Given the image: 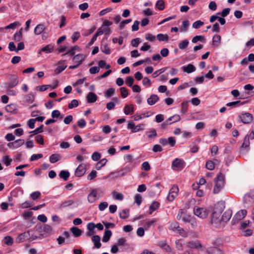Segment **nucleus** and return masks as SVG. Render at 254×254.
<instances>
[{
	"label": "nucleus",
	"mask_w": 254,
	"mask_h": 254,
	"mask_svg": "<svg viewBox=\"0 0 254 254\" xmlns=\"http://www.w3.org/2000/svg\"><path fill=\"white\" fill-rule=\"evenodd\" d=\"M115 92V89L113 88H110L105 91L104 93V96L106 97L109 98L111 97L112 95H113Z\"/></svg>",
	"instance_id": "54"
},
{
	"label": "nucleus",
	"mask_w": 254,
	"mask_h": 254,
	"mask_svg": "<svg viewBox=\"0 0 254 254\" xmlns=\"http://www.w3.org/2000/svg\"><path fill=\"white\" fill-rule=\"evenodd\" d=\"M243 201L245 204H251L252 202H254V195L251 193L246 194L244 196Z\"/></svg>",
	"instance_id": "20"
},
{
	"label": "nucleus",
	"mask_w": 254,
	"mask_h": 254,
	"mask_svg": "<svg viewBox=\"0 0 254 254\" xmlns=\"http://www.w3.org/2000/svg\"><path fill=\"white\" fill-rule=\"evenodd\" d=\"M155 6L159 10H163L165 8L164 1L163 0H158L155 4Z\"/></svg>",
	"instance_id": "49"
},
{
	"label": "nucleus",
	"mask_w": 254,
	"mask_h": 254,
	"mask_svg": "<svg viewBox=\"0 0 254 254\" xmlns=\"http://www.w3.org/2000/svg\"><path fill=\"white\" fill-rule=\"evenodd\" d=\"M157 39L160 41H168L169 40V36L163 34H158L156 36Z\"/></svg>",
	"instance_id": "45"
},
{
	"label": "nucleus",
	"mask_w": 254,
	"mask_h": 254,
	"mask_svg": "<svg viewBox=\"0 0 254 254\" xmlns=\"http://www.w3.org/2000/svg\"><path fill=\"white\" fill-rule=\"evenodd\" d=\"M239 118L241 120V121L245 124L250 123L253 120V117L252 115L249 113L242 114L239 116Z\"/></svg>",
	"instance_id": "7"
},
{
	"label": "nucleus",
	"mask_w": 254,
	"mask_h": 254,
	"mask_svg": "<svg viewBox=\"0 0 254 254\" xmlns=\"http://www.w3.org/2000/svg\"><path fill=\"white\" fill-rule=\"evenodd\" d=\"M182 69L184 72L190 73L194 72L196 68L193 64H190L187 66H182Z\"/></svg>",
	"instance_id": "21"
},
{
	"label": "nucleus",
	"mask_w": 254,
	"mask_h": 254,
	"mask_svg": "<svg viewBox=\"0 0 254 254\" xmlns=\"http://www.w3.org/2000/svg\"><path fill=\"white\" fill-rule=\"evenodd\" d=\"M45 26L43 24L37 25L34 29V32L35 35H39L44 30Z\"/></svg>",
	"instance_id": "31"
},
{
	"label": "nucleus",
	"mask_w": 254,
	"mask_h": 254,
	"mask_svg": "<svg viewBox=\"0 0 254 254\" xmlns=\"http://www.w3.org/2000/svg\"><path fill=\"white\" fill-rule=\"evenodd\" d=\"M160 206V203L158 201H154L152 202L149 208V214H151L152 212L156 210Z\"/></svg>",
	"instance_id": "24"
},
{
	"label": "nucleus",
	"mask_w": 254,
	"mask_h": 254,
	"mask_svg": "<svg viewBox=\"0 0 254 254\" xmlns=\"http://www.w3.org/2000/svg\"><path fill=\"white\" fill-rule=\"evenodd\" d=\"M43 125H42L39 127L36 128L35 130L30 131V133H32V134L30 135V137H32L33 135L42 132L43 131Z\"/></svg>",
	"instance_id": "46"
},
{
	"label": "nucleus",
	"mask_w": 254,
	"mask_h": 254,
	"mask_svg": "<svg viewBox=\"0 0 254 254\" xmlns=\"http://www.w3.org/2000/svg\"><path fill=\"white\" fill-rule=\"evenodd\" d=\"M15 148H17L24 143V140L22 139H19L13 141Z\"/></svg>",
	"instance_id": "59"
},
{
	"label": "nucleus",
	"mask_w": 254,
	"mask_h": 254,
	"mask_svg": "<svg viewBox=\"0 0 254 254\" xmlns=\"http://www.w3.org/2000/svg\"><path fill=\"white\" fill-rule=\"evenodd\" d=\"M124 113L126 115H132L134 113V108L132 105H130V106L126 105L124 109Z\"/></svg>",
	"instance_id": "27"
},
{
	"label": "nucleus",
	"mask_w": 254,
	"mask_h": 254,
	"mask_svg": "<svg viewBox=\"0 0 254 254\" xmlns=\"http://www.w3.org/2000/svg\"><path fill=\"white\" fill-rule=\"evenodd\" d=\"M80 51V49L79 47L78 46H74L72 47L69 50H68L66 53L63 55V56H64L65 55H69L70 56H73L75 53V51Z\"/></svg>",
	"instance_id": "30"
},
{
	"label": "nucleus",
	"mask_w": 254,
	"mask_h": 254,
	"mask_svg": "<svg viewBox=\"0 0 254 254\" xmlns=\"http://www.w3.org/2000/svg\"><path fill=\"white\" fill-rule=\"evenodd\" d=\"M107 160L105 158H103L100 160L96 165V169L97 170H100L103 166H104L107 163Z\"/></svg>",
	"instance_id": "44"
},
{
	"label": "nucleus",
	"mask_w": 254,
	"mask_h": 254,
	"mask_svg": "<svg viewBox=\"0 0 254 254\" xmlns=\"http://www.w3.org/2000/svg\"><path fill=\"white\" fill-rule=\"evenodd\" d=\"M86 99L88 103H94L97 99V96L93 92H89L86 96Z\"/></svg>",
	"instance_id": "22"
},
{
	"label": "nucleus",
	"mask_w": 254,
	"mask_h": 254,
	"mask_svg": "<svg viewBox=\"0 0 254 254\" xmlns=\"http://www.w3.org/2000/svg\"><path fill=\"white\" fill-rule=\"evenodd\" d=\"M157 222V219L156 218H154L151 220L148 221L145 223V225L147 228H150L151 226H154L155 224Z\"/></svg>",
	"instance_id": "63"
},
{
	"label": "nucleus",
	"mask_w": 254,
	"mask_h": 254,
	"mask_svg": "<svg viewBox=\"0 0 254 254\" xmlns=\"http://www.w3.org/2000/svg\"><path fill=\"white\" fill-rule=\"evenodd\" d=\"M70 174L68 171L62 170L59 174V177L64 179V181H66L69 178Z\"/></svg>",
	"instance_id": "36"
},
{
	"label": "nucleus",
	"mask_w": 254,
	"mask_h": 254,
	"mask_svg": "<svg viewBox=\"0 0 254 254\" xmlns=\"http://www.w3.org/2000/svg\"><path fill=\"white\" fill-rule=\"evenodd\" d=\"M95 228V224L93 222H90L87 224V228L88 231L86 233V236L87 237H90L94 233H95V231H94Z\"/></svg>",
	"instance_id": "14"
},
{
	"label": "nucleus",
	"mask_w": 254,
	"mask_h": 254,
	"mask_svg": "<svg viewBox=\"0 0 254 254\" xmlns=\"http://www.w3.org/2000/svg\"><path fill=\"white\" fill-rule=\"evenodd\" d=\"M189 42L188 40H184L179 44V48L181 50H184L188 46Z\"/></svg>",
	"instance_id": "48"
},
{
	"label": "nucleus",
	"mask_w": 254,
	"mask_h": 254,
	"mask_svg": "<svg viewBox=\"0 0 254 254\" xmlns=\"http://www.w3.org/2000/svg\"><path fill=\"white\" fill-rule=\"evenodd\" d=\"M70 230L71 232L72 233V234L74 235V236L75 237H79V236H81L82 233V231L81 229L75 226L72 227L70 229Z\"/></svg>",
	"instance_id": "25"
},
{
	"label": "nucleus",
	"mask_w": 254,
	"mask_h": 254,
	"mask_svg": "<svg viewBox=\"0 0 254 254\" xmlns=\"http://www.w3.org/2000/svg\"><path fill=\"white\" fill-rule=\"evenodd\" d=\"M121 96L123 98H126L128 95V91L127 88L122 87L120 88Z\"/></svg>",
	"instance_id": "60"
},
{
	"label": "nucleus",
	"mask_w": 254,
	"mask_h": 254,
	"mask_svg": "<svg viewBox=\"0 0 254 254\" xmlns=\"http://www.w3.org/2000/svg\"><path fill=\"white\" fill-rule=\"evenodd\" d=\"M205 167L209 170H213L215 168L214 162L211 160H208L206 162Z\"/></svg>",
	"instance_id": "50"
},
{
	"label": "nucleus",
	"mask_w": 254,
	"mask_h": 254,
	"mask_svg": "<svg viewBox=\"0 0 254 254\" xmlns=\"http://www.w3.org/2000/svg\"><path fill=\"white\" fill-rule=\"evenodd\" d=\"M78 106V101L76 99H73L71 101L68 105V108L70 109L74 107H77Z\"/></svg>",
	"instance_id": "64"
},
{
	"label": "nucleus",
	"mask_w": 254,
	"mask_h": 254,
	"mask_svg": "<svg viewBox=\"0 0 254 254\" xmlns=\"http://www.w3.org/2000/svg\"><path fill=\"white\" fill-rule=\"evenodd\" d=\"M208 254H223L222 251L217 247H211L207 250Z\"/></svg>",
	"instance_id": "26"
},
{
	"label": "nucleus",
	"mask_w": 254,
	"mask_h": 254,
	"mask_svg": "<svg viewBox=\"0 0 254 254\" xmlns=\"http://www.w3.org/2000/svg\"><path fill=\"white\" fill-rule=\"evenodd\" d=\"M54 50V46L52 44H48L45 47H43L39 54H40L41 52H45L46 53H51Z\"/></svg>",
	"instance_id": "28"
},
{
	"label": "nucleus",
	"mask_w": 254,
	"mask_h": 254,
	"mask_svg": "<svg viewBox=\"0 0 254 254\" xmlns=\"http://www.w3.org/2000/svg\"><path fill=\"white\" fill-rule=\"evenodd\" d=\"M5 111L8 113H14L16 110V106L13 104L7 105L5 107Z\"/></svg>",
	"instance_id": "39"
},
{
	"label": "nucleus",
	"mask_w": 254,
	"mask_h": 254,
	"mask_svg": "<svg viewBox=\"0 0 254 254\" xmlns=\"http://www.w3.org/2000/svg\"><path fill=\"white\" fill-rule=\"evenodd\" d=\"M60 159V155L58 154H53L50 157V161L51 163H55Z\"/></svg>",
	"instance_id": "47"
},
{
	"label": "nucleus",
	"mask_w": 254,
	"mask_h": 254,
	"mask_svg": "<svg viewBox=\"0 0 254 254\" xmlns=\"http://www.w3.org/2000/svg\"><path fill=\"white\" fill-rule=\"evenodd\" d=\"M180 228L179 223L176 221L173 222L169 225V229L175 232H177Z\"/></svg>",
	"instance_id": "34"
},
{
	"label": "nucleus",
	"mask_w": 254,
	"mask_h": 254,
	"mask_svg": "<svg viewBox=\"0 0 254 254\" xmlns=\"http://www.w3.org/2000/svg\"><path fill=\"white\" fill-rule=\"evenodd\" d=\"M27 238L26 234L25 232L19 235L16 238V241L17 243H20L24 242Z\"/></svg>",
	"instance_id": "42"
},
{
	"label": "nucleus",
	"mask_w": 254,
	"mask_h": 254,
	"mask_svg": "<svg viewBox=\"0 0 254 254\" xmlns=\"http://www.w3.org/2000/svg\"><path fill=\"white\" fill-rule=\"evenodd\" d=\"M198 41H200L201 42L204 43L205 42V39L203 36L197 35V36H194L192 38L191 42L193 43H196Z\"/></svg>",
	"instance_id": "43"
},
{
	"label": "nucleus",
	"mask_w": 254,
	"mask_h": 254,
	"mask_svg": "<svg viewBox=\"0 0 254 254\" xmlns=\"http://www.w3.org/2000/svg\"><path fill=\"white\" fill-rule=\"evenodd\" d=\"M230 9L229 8H225L222 10V11L220 12H218L217 13V15H221L223 17H225L227 16L230 13Z\"/></svg>",
	"instance_id": "51"
},
{
	"label": "nucleus",
	"mask_w": 254,
	"mask_h": 254,
	"mask_svg": "<svg viewBox=\"0 0 254 254\" xmlns=\"http://www.w3.org/2000/svg\"><path fill=\"white\" fill-rule=\"evenodd\" d=\"M232 215V211L231 209H228L223 214L221 217V220L223 222H227L231 218Z\"/></svg>",
	"instance_id": "17"
},
{
	"label": "nucleus",
	"mask_w": 254,
	"mask_h": 254,
	"mask_svg": "<svg viewBox=\"0 0 254 254\" xmlns=\"http://www.w3.org/2000/svg\"><path fill=\"white\" fill-rule=\"evenodd\" d=\"M65 61H60L59 64H60L56 68L55 72L56 74H59L64 71L67 67V65L64 64Z\"/></svg>",
	"instance_id": "18"
},
{
	"label": "nucleus",
	"mask_w": 254,
	"mask_h": 254,
	"mask_svg": "<svg viewBox=\"0 0 254 254\" xmlns=\"http://www.w3.org/2000/svg\"><path fill=\"white\" fill-rule=\"evenodd\" d=\"M172 118H175L176 121H180L181 120V117L179 115H175L169 118L167 120H166L165 122L161 124L162 128H166L167 126L171 125L172 123H170V122L172 121Z\"/></svg>",
	"instance_id": "11"
},
{
	"label": "nucleus",
	"mask_w": 254,
	"mask_h": 254,
	"mask_svg": "<svg viewBox=\"0 0 254 254\" xmlns=\"http://www.w3.org/2000/svg\"><path fill=\"white\" fill-rule=\"evenodd\" d=\"M3 240L4 243L7 246H11L13 243V239L10 236H5Z\"/></svg>",
	"instance_id": "55"
},
{
	"label": "nucleus",
	"mask_w": 254,
	"mask_h": 254,
	"mask_svg": "<svg viewBox=\"0 0 254 254\" xmlns=\"http://www.w3.org/2000/svg\"><path fill=\"white\" fill-rule=\"evenodd\" d=\"M211 31L212 32L215 33H219L220 32V27L219 26V24L217 22L215 23L213 25Z\"/></svg>",
	"instance_id": "62"
},
{
	"label": "nucleus",
	"mask_w": 254,
	"mask_h": 254,
	"mask_svg": "<svg viewBox=\"0 0 254 254\" xmlns=\"http://www.w3.org/2000/svg\"><path fill=\"white\" fill-rule=\"evenodd\" d=\"M189 106V102L187 101H184L181 104V112L183 114H185L188 110Z\"/></svg>",
	"instance_id": "37"
},
{
	"label": "nucleus",
	"mask_w": 254,
	"mask_h": 254,
	"mask_svg": "<svg viewBox=\"0 0 254 254\" xmlns=\"http://www.w3.org/2000/svg\"><path fill=\"white\" fill-rule=\"evenodd\" d=\"M250 139L248 137V134L246 135L244 139L243 142L241 146V149H249L250 146Z\"/></svg>",
	"instance_id": "29"
},
{
	"label": "nucleus",
	"mask_w": 254,
	"mask_h": 254,
	"mask_svg": "<svg viewBox=\"0 0 254 254\" xmlns=\"http://www.w3.org/2000/svg\"><path fill=\"white\" fill-rule=\"evenodd\" d=\"M101 50L102 52L107 55H109L111 53V50L107 43L102 45L101 46Z\"/></svg>",
	"instance_id": "40"
},
{
	"label": "nucleus",
	"mask_w": 254,
	"mask_h": 254,
	"mask_svg": "<svg viewBox=\"0 0 254 254\" xmlns=\"http://www.w3.org/2000/svg\"><path fill=\"white\" fill-rule=\"evenodd\" d=\"M191 216L187 214L183 209H180L177 216L178 220H182L184 222L187 223V220L191 219Z\"/></svg>",
	"instance_id": "5"
},
{
	"label": "nucleus",
	"mask_w": 254,
	"mask_h": 254,
	"mask_svg": "<svg viewBox=\"0 0 254 254\" xmlns=\"http://www.w3.org/2000/svg\"><path fill=\"white\" fill-rule=\"evenodd\" d=\"M20 23L18 22V21H15L12 23H10V24H9L8 25L6 26L5 27V29H15L17 26H20Z\"/></svg>",
	"instance_id": "57"
},
{
	"label": "nucleus",
	"mask_w": 254,
	"mask_h": 254,
	"mask_svg": "<svg viewBox=\"0 0 254 254\" xmlns=\"http://www.w3.org/2000/svg\"><path fill=\"white\" fill-rule=\"evenodd\" d=\"M134 79L132 76H128L126 78V84L129 87H131L134 82Z\"/></svg>",
	"instance_id": "61"
},
{
	"label": "nucleus",
	"mask_w": 254,
	"mask_h": 254,
	"mask_svg": "<svg viewBox=\"0 0 254 254\" xmlns=\"http://www.w3.org/2000/svg\"><path fill=\"white\" fill-rule=\"evenodd\" d=\"M84 59L85 57L83 54H78L73 57L72 61L74 63H75L76 64H78V66H79L82 64Z\"/></svg>",
	"instance_id": "12"
},
{
	"label": "nucleus",
	"mask_w": 254,
	"mask_h": 254,
	"mask_svg": "<svg viewBox=\"0 0 254 254\" xmlns=\"http://www.w3.org/2000/svg\"><path fill=\"white\" fill-rule=\"evenodd\" d=\"M22 37V28H21L19 31L14 34L13 39L15 41H20Z\"/></svg>",
	"instance_id": "38"
},
{
	"label": "nucleus",
	"mask_w": 254,
	"mask_h": 254,
	"mask_svg": "<svg viewBox=\"0 0 254 254\" xmlns=\"http://www.w3.org/2000/svg\"><path fill=\"white\" fill-rule=\"evenodd\" d=\"M112 233L111 231L109 230H106L102 238V241L104 243L108 242L112 236Z\"/></svg>",
	"instance_id": "32"
},
{
	"label": "nucleus",
	"mask_w": 254,
	"mask_h": 254,
	"mask_svg": "<svg viewBox=\"0 0 254 254\" xmlns=\"http://www.w3.org/2000/svg\"><path fill=\"white\" fill-rule=\"evenodd\" d=\"M126 239L125 238H122L119 239L117 243L116 244L118 247L120 246H127L128 245L126 243Z\"/></svg>",
	"instance_id": "52"
},
{
	"label": "nucleus",
	"mask_w": 254,
	"mask_h": 254,
	"mask_svg": "<svg viewBox=\"0 0 254 254\" xmlns=\"http://www.w3.org/2000/svg\"><path fill=\"white\" fill-rule=\"evenodd\" d=\"M145 134H147L148 137L152 138L155 137L157 136L156 130L154 128H152L149 131H146Z\"/></svg>",
	"instance_id": "41"
},
{
	"label": "nucleus",
	"mask_w": 254,
	"mask_h": 254,
	"mask_svg": "<svg viewBox=\"0 0 254 254\" xmlns=\"http://www.w3.org/2000/svg\"><path fill=\"white\" fill-rule=\"evenodd\" d=\"M129 216V210L128 209H123L120 213L119 216L121 219H125Z\"/></svg>",
	"instance_id": "33"
},
{
	"label": "nucleus",
	"mask_w": 254,
	"mask_h": 254,
	"mask_svg": "<svg viewBox=\"0 0 254 254\" xmlns=\"http://www.w3.org/2000/svg\"><path fill=\"white\" fill-rule=\"evenodd\" d=\"M86 172V167L84 164H80L75 171V175L80 177L83 176Z\"/></svg>",
	"instance_id": "10"
},
{
	"label": "nucleus",
	"mask_w": 254,
	"mask_h": 254,
	"mask_svg": "<svg viewBox=\"0 0 254 254\" xmlns=\"http://www.w3.org/2000/svg\"><path fill=\"white\" fill-rule=\"evenodd\" d=\"M179 191V189L177 185H173L171 189L170 190L167 199L169 201H172L176 197Z\"/></svg>",
	"instance_id": "4"
},
{
	"label": "nucleus",
	"mask_w": 254,
	"mask_h": 254,
	"mask_svg": "<svg viewBox=\"0 0 254 254\" xmlns=\"http://www.w3.org/2000/svg\"><path fill=\"white\" fill-rule=\"evenodd\" d=\"M187 246L190 249H200L202 248V245L198 241H191L188 242Z\"/></svg>",
	"instance_id": "16"
},
{
	"label": "nucleus",
	"mask_w": 254,
	"mask_h": 254,
	"mask_svg": "<svg viewBox=\"0 0 254 254\" xmlns=\"http://www.w3.org/2000/svg\"><path fill=\"white\" fill-rule=\"evenodd\" d=\"M143 124H141L135 126L134 123L132 122H129L127 126V128L131 129L132 133L136 132L140 130L143 129Z\"/></svg>",
	"instance_id": "6"
},
{
	"label": "nucleus",
	"mask_w": 254,
	"mask_h": 254,
	"mask_svg": "<svg viewBox=\"0 0 254 254\" xmlns=\"http://www.w3.org/2000/svg\"><path fill=\"white\" fill-rule=\"evenodd\" d=\"M91 240L96 248L99 249L101 247L100 243L101 238L99 235L93 236L91 238Z\"/></svg>",
	"instance_id": "19"
},
{
	"label": "nucleus",
	"mask_w": 254,
	"mask_h": 254,
	"mask_svg": "<svg viewBox=\"0 0 254 254\" xmlns=\"http://www.w3.org/2000/svg\"><path fill=\"white\" fill-rule=\"evenodd\" d=\"M189 25V21L188 20L183 21L182 23V26L181 28V31L183 32L187 31Z\"/></svg>",
	"instance_id": "58"
},
{
	"label": "nucleus",
	"mask_w": 254,
	"mask_h": 254,
	"mask_svg": "<svg viewBox=\"0 0 254 254\" xmlns=\"http://www.w3.org/2000/svg\"><path fill=\"white\" fill-rule=\"evenodd\" d=\"M247 211L246 210L242 209L237 212L233 217V219L239 221L243 219L247 215Z\"/></svg>",
	"instance_id": "13"
},
{
	"label": "nucleus",
	"mask_w": 254,
	"mask_h": 254,
	"mask_svg": "<svg viewBox=\"0 0 254 254\" xmlns=\"http://www.w3.org/2000/svg\"><path fill=\"white\" fill-rule=\"evenodd\" d=\"M185 166V162L181 159L176 158L172 162V169L174 170H182Z\"/></svg>",
	"instance_id": "2"
},
{
	"label": "nucleus",
	"mask_w": 254,
	"mask_h": 254,
	"mask_svg": "<svg viewBox=\"0 0 254 254\" xmlns=\"http://www.w3.org/2000/svg\"><path fill=\"white\" fill-rule=\"evenodd\" d=\"M193 213L195 215L202 219L206 218L208 214V212L206 208L198 207L194 208Z\"/></svg>",
	"instance_id": "3"
},
{
	"label": "nucleus",
	"mask_w": 254,
	"mask_h": 254,
	"mask_svg": "<svg viewBox=\"0 0 254 254\" xmlns=\"http://www.w3.org/2000/svg\"><path fill=\"white\" fill-rule=\"evenodd\" d=\"M225 205L224 201H218L214 206L213 213L218 214L220 215L223 210L225 209Z\"/></svg>",
	"instance_id": "8"
},
{
	"label": "nucleus",
	"mask_w": 254,
	"mask_h": 254,
	"mask_svg": "<svg viewBox=\"0 0 254 254\" xmlns=\"http://www.w3.org/2000/svg\"><path fill=\"white\" fill-rule=\"evenodd\" d=\"M219 216L220 215L212 213L211 217V223L216 227H218L220 225L221 221H222L221 219H220Z\"/></svg>",
	"instance_id": "15"
},
{
	"label": "nucleus",
	"mask_w": 254,
	"mask_h": 254,
	"mask_svg": "<svg viewBox=\"0 0 254 254\" xmlns=\"http://www.w3.org/2000/svg\"><path fill=\"white\" fill-rule=\"evenodd\" d=\"M25 100L27 102L32 103L34 100V95L32 93H29L25 96Z\"/></svg>",
	"instance_id": "56"
},
{
	"label": "nucleus",
	"mask_w": 254,
	"mask_h": 254,
	"mask_svg": "<svg viewBox=\"0 0 254 254\" xmlns=\"http://www.w3.org/2000/svg\"><path fill=\"white\" fill-rule=\"evenodd\" d=\"M159 100V97L157 95L152 94L149 97L147 102L149 105H154Z\"/></svg>",
	"instance_id": "23"
},
{
	"label": "nucleus",
	"mask_w": 254,
	"mask_h": 254,
	"mask_svg": "<svg viewBox=\"0 0 254 254\" xmlns=\"http://www.w3.org/2000/svg\"><path fill=\"white\" fill-rule=\"evenodd\" d=\"M221 37L219 35H215L212 39V43L215 47H218L220 44Z\"/></svg>",
	"instance_id": "35"
},
{
	"label": "nucleus",
	"mask_w": 254,
	"mask_h": 254,
	"mask_svg": "<svg viewBox=\"0 0 254 254\" xmlns=\"http://www.w3.org/2000/svg\"><path fill=\"white\" fill-rule=\"evenodd\" d=\"M215 185L213 192L214 193H218L224 186V176L220 172L214 179Z\"/></svg>",
	"instance_id": "1"
},
{
	"label": "nucleus",
	"mask_w": 254,
	"mask_h": 254,
	"mask_svg": "<svg viewBox=\"0 0 254 254\" xmlns=\"http://www.w3.org/2000/svg\"><path fill=\"white\" fill-rule=\"evenodd\" d=\"M8 79L9 83H8V88H13L17 85L19 82L18 77L15 74H10L9 76Z\"/></svg>",
	"instance_id": "9"
},
{
	"label": "nucleus",
	"mask_w": 254,
	"mask_h": 254,
	"mask_svg": "<svg viewBox=\"0 0 254 254\" xmlns=\"http://www.w3.org/2000/svg\"><path fill=\"white\" fill-rule=\"evenodd\" d=\"M74 203L73 200H65L60 205L61 207L64 208L67 206H71Z\"/></svg>",
	"instance_id": "53"
}]
</instances>
